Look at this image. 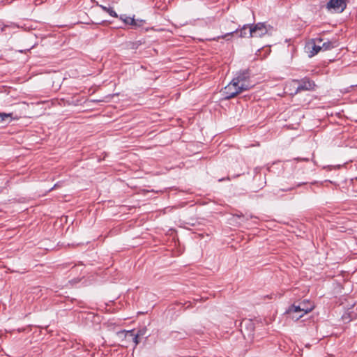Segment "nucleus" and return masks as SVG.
Segmentation results:
<instances>
[{
	"instance_id": "nucleus-18",
	"label": "nucleus",
	"mask_w": 357,
	"mask_h": 357,
	"mask_svg": "<svg viewBox=\"0 0 357 357\" xmlns=\"http://www.w3.org/2000/svg\"><path fill=\"white\" fill-rule=\"evenodd\" d=\"M236 216L238 217V218H244L245 216L241 213L240 214H236Z\"/></svg>"
},
{
	"instance_id": "nucleus-8",
	"label": "nucleus",
	"mask_w": 357,
	"mask_h": 357,
	"mask_svg": "<svg viewBox=\"0 0 357 357\" xmlns=\"http://www.w3.org/2000/svg\"><path fill=\"white\" fill-rule=\"evenodd\" d=\"M250 27V24H244L243 26L236 29V30L227 33L222 36L218 37V38H225L227 36H233L234 34L238 35L241 38L249 37V29Z\"/></svg>"
},
{
	"instance_id": "nucleus-2",
	"label": "nucleus",
	"mask_w": 357,
	"mask_h": 357,
	"mask_svg": "<svg viewBox=\"0 0 357 357\" xmlns=\"http://www.w3.org/2000/svg\"><path fill=\"white\" fill-rule=\"evenodd\" d=\"M322 41V38H317L310 40L305 44L304 47L305 52L307 54L309 57L314 56L321 50L319 43Z\"/></svg>"
},
{
	"instance_id": "nucleus-19",
	"label": "nucleus",
	"mask_w": 357,
	"mask_h": 357,
	"mask_svg": "<svg viewBox=\"0 0 357 357\" xmlns=\"http://www.w3.org/2000/svg\"><path fill=\"white\" fill-rule=\"evenodd\" d=\"M254 218V216H253V215H250L249 216H247V217H246V220H248L249 218H250V219H251V218Z\"/></svg>"
},
{
	"instance_id": "nucleus-11",
	"label": "nucleus",
	"mask_w": 357,
	"mask_h": 357,
	"mask_svg": "<svg viewBox=\"0 0 357 357\" xmlns=\"http://www.w3.org/2000/svg\"><path fill=\"white\" fill-rule=\"evenodd\" d=\"M126 337H130L132 338V340L135 343V346L139 344L140 342V337L137 335V333H135V330H130L127 331L126 333Z\"/></svg>"
},
{
	"instance_id": "nucleus-5",
	"label": "nucleus",
	"mask_w": 357,
	"mask_h": 357,
	"mask_svg": "<svg viewBox=\"0 0 357 357\" xmlns=\"http://www.w3.org/2000/svg\"><path fill=\"white\" fill-rule=\"evenodd\" d=\"M294 82L298 83V86L296 89L295 93H298L301 91H312L314 90L316 84L314 82L308 77H304L301 79H294Z\"/></svg>"
},
{
	"instance_id": "nucleus-12",
	"label": "nucleus",
	"mask_w": 357,
	"mask_h": 357,
	"mask_svg": "<svg viewBox=\"0 0 357 357\" xmlns=\"http://www.w3.org/2000/svg\"><path fill=\"white\" fill-rule=\"evenodd\" d=\"M337 41H327L322 43L321 45V50H330L335 47H337Z\"/></svg>"
},
{
	"instance_id": "nucleus-4",
	"label": "nucleus",
	"mask_w": 357,
	"mask_h": 357,
	"mask_svg": "<svg viewBox=\"0 0 357 357\" xmlns=\"http://www.w3.org/2000/svg\"><path fill=\"white\" fill-rule=\"evenodd\" d=\"M347 6V0H329L326 5V8L331 12L342 13Z\"/></svg>"
},
{
	"instance_id": "nucleus-6",
	"label": "nucleus",
	"mask_w": 357,
	"mask_h": 357,
	"mask_svg": "<svg viewBox=\"0 0 357 357\" xmlns=\"http://www.w3.org/2000/svg\"><path fill=\"white\" fill-rule=\"evenodd\" d=\"M242 92L243 91L239 89V86H236L232 80L227 86L225 87L223 91L225 98L227 100L231 99Z\"/></svg>"
},
{
	"instance_id": "nucleus-16",
	"label": "nucleus",
	"mask_w": 357,
	"mask_h": 357,
	"mask_svg": "<svg viewBox=\"0 0 357 357\" xmlns=\"http://www.w3.org/2000/svg\"><path fill=\"white\" fill-rule=\"evenodd\" d=\"M144 23H145V20L138 19V20H135V24H132V26L135 27H140V26H142Z\"/></svg>"
},
{
	"instance_id": "nucleus-13",
	"label": "nucleus",
	"mask_w": 357,
	"mask_h": 357,
	"mask_svg": "<svg viewBox=\"0 0 357 357\" xmlns=\"http://www.w3.org/2000/svg\"><path fill=\"white\" fill-rule=\"evenodd\" d=\"M119 18L125 23V24L132 26V24H135V19L134 17H128L126 15H121Z\"/></svg>"
},
{
	"instance_id": "nucleus-3",
	"label": "nucleus",
	"mask_w": 357,
	"mask_h": 357,
	"mask_svg": "<svg viewBox=\"0 0 357 357\" xmlns=\"http://www.w3.org/2000/svg\"><path fill=\"white\" fill-rule=\"evenodd\" d=\"M268 26L265 22L250 24L249 37H262L268 33Z\"/></svg>"
},
{
	"instance_id": "nucleus-17",
	"label": "nucleus",
	"mask_w": 357,
	"mask_h": 357,
	"mask_svg": "<svg viewBox=\"0 0 357 357\" xmlns=\"http://www.w3.org/2000/svg\"><path fill=\"white\" fill-rule=\"evenodd\" d=\"M294 160L297 161H309V159L307 158H294Z\"/></svg>"
},
{
	"instance_id": "nucleus-20",
	"label": "nucleus",
	"mask_w": 357,
	"mask_h": 357,
	"mask_svg": "<svg viewBox=\"0 0 357 357\" xmlns=\"http://www.w3.org/2000/svg\"><path fill=\"white\" fill-rule=\"evenodd\" d=\"M305 183H298V184H297L296 185H297V186H301V185H303V184H305Z\"/></svg>"
},
{
	"instance_id": "nucleus-14",
	"label": "nucleus",
	"mask_w": 357,
	"mask_h": 357,
	"mask_svg": "<svg viewBox=\"0 0 357 357\" xmlns=\"http://www.w3.org/2000/svg\"><path fill=\"white\" fill-rule=\"evenodd\" d=\"M98 6H100L102 10H104L105 12H107L110 16L114 17H119L117 13L114 10V9L112 8H107L102 5H98Z\"/></svg>"
},
{
	"instance_id": "nucleus-21",
	"label": "nucleus",
	"mask_w": 357,
	"mask_h": 357,
	"mask_svg": "<svg viewBox=\"0 0 357 357\" xmlns=\"http://www.w3.org/2000/svg\"><path fill=\"white\" fill-rule=\"evenodd\" d=\"M6 27H7V26H4L1 29V31H3Z\"/></svg>"
},
{
	"instance_id": "nucleus-15",
	"label": "nucleus",
	"mask_w": 357,
	"mask_h": 357,
	"mask_svg": "<svg viewBox=\"0 0 357 357\" xmlns=\"http://www.w3.org/2000/svg\"><path fill=\"white\" fill-rule=\"evenodd\" d=\"M137 334V335L142 338V337H145V338H147L149 337V335H146V333H147V328L146 326H144V327H142L140 328L137 332L136 333Z\"/></svg>"
},
{
	"instance_id": "nucleus-7",
	"label": "nucleus",
	"mask_w": 357,
	"mask_h": 357,
	"mask_svg": "<svg viewBox=\"0 0 357 357\" xmlns=\"http://www.w3.org/2000/svg\"><path fill=\"white\" fill-rule=\"evenodd\" d=\"M300 306L302 310V313L298 315L291 316V319L298 321L299 319L303 317L305 314L310 312L314 308V305L309 300H304L300 303Z\"/></svg>"
},
{
	"instance_id": "nucleus-9",
	"label": "nucleus",
	"mask_w": 357,
	"mask_h": 357,
	"mask_svg": "<svg viewBox=\"0 0 357 357\" xmlns=\"http://www.w3.org/2000/svg\"><path fill=\"white\" fill-rule=\"evenodd\" d=\"M301 313L302 310L300 305H296L295 304L290 305L284 312V314H287L288 317H289L290 319H291V316L298 315L301 314Z\"/></svg>"
},
{
	"instance_id": "nucleus-10",
	"label": "nucleus",
	"mask_w": 357,
	"mask_h": 357,
	"mask_svg": "<svg viewBox=\"0 0 357 357\" xmlns=\"http://www.w3.org/2000/svg\"><path fill=\"white\" fill-rule=\"evenodd\" d=\"M19 117L15 115L13 116V113H5L0 112V123L7 122L10 123L13 120H18Z\"/></svg>"
},
{
	"instance_id": "nucleus-22",
	"label": "nucleus",
	"mask_w": 357,
	"mask_h": 357,
	"mask_svg": "<svg viewBox=\"0 0 357 357\" xmlns=\"http://www.w3.org/2000/svg\"><path fill=\"white\" fill-rule=\"evenodd\" d=\"M241 174L240 173V174H237L236 176H234V177L239 176V175H241Z\"/></svg>"
},
{
	"instance_id": "nucleus-1",
	"label": "nucleus",
	"mask_w": 357,
	"mask_h": 357,
	"mask_svg": "<svg viewBox=\"0 0 357 357\" xmlns=\"http://www.w3.org/2000/svg\"><path fill=\"white\" fill-rule=\"evenodd\" d=\"M251 71L250 69H244L238 71L236 76L232 79L236 86H239L243 92L250 90L254 86L250 81Z\"/></svg>"
}]
</instances>
